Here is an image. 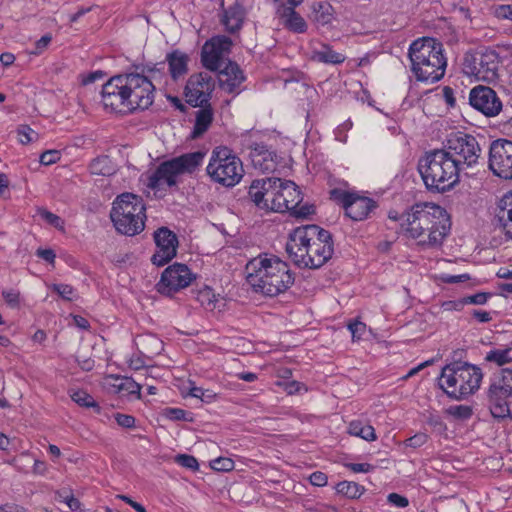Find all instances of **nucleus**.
<instances>
[{
    "mask_svg": "<svg viewBox=\"0 0 512 512\" xmlns=\"http://www.w3.org/2000/svg\"><path fill=\"white\" fill-rule=\"evenodd\" d=\"M276 6V15L286 29L293 33H304L307 30V23L304 18L295 11L298 4L292 3V0L283 2H274Z\"/></svg>",
    "mask_w": 512,
    "mask_h": 512,
    "instance_id": "412c9836",
    "label": "nucleus"
},
{
    "mask_svg": "<svg viewBox=\"0 0 512 512\" xmlns=\"http://www.w3.org/2000/svg\"><path fill=\"white\" fill-rule=\"evenodd\" d=\"M489 390L495 395V393L512 396V369L504 368L501 369L499 376L490 384Z\"/></svg>",
    "mask_w": 512,
    "mask_h": 512,
    "instance_id": "2f4dec72",
    "label": "nucleus"
},
{
    "mask_svg": "<svg viewBox=\"0 0 512 512\" xmlns=\"http://www.w3.org/2000/svg\"><path fill=\"white\" fill-rule=\"evenodd\" d=\"M499 55L492 49L468 51L463 59L464 72L478 81L494 83L498 79Z\"/></svg>",
    "mask_w": 512,
    "mask_h": 512,
    "instance_id": "9b49d317",
    "label": "nucleus"
},
{
    "mask_svg": "<svg viewBox=\"0 0 512 512\" xmlns=\"http://www.w3.org/2000/svg\"><path fill=\"white\" fill-rule=\"evenodd\" d=\"M408 56L418 81L434 83L443 78L447 59L441 42L431 37L418 38L411 43Z\"/></svg>",
    "mask_w": 512,
    "mask_h": 512,
    "instance_id": "39448f33",
    "label": "nucleus"
},
{
    "mask_svg": "<svg viewBox=\"0 0 512 512\" xmlns=\"http://www.w3.org/2000/svg\"><path fill=\"white\" fill-rule=\"evenodd\" d=\"M205 154L201 151L186 153L162 162L148 178V187L160 189L176 186L179 177L192 174L202 164Z\"/></svg>",
    "mask_w": 512,
    "mask_h": 512,
    "instance_id": "1a4fd4ad",
    "label": "nucleus"
},
{
    "mask_svg": "<svg viewBox=\"0 0 512 512\" xmlns=\"http://www.w3.org/2000/svg\"><path fill=\"white\" fill-rule=\"evenodd\" d=\"M115 420L119 426L124 428H132L135 426V418L128 414L117 413Z\"/></svg>",
    "mask_w": 512,
    "mask_h": 512,
    "instance_id": "4d7b16f0",
    "label": "nucleus"
},
{
    "mask_svg": "<svg viewBox=\"0 0 512 512\" xmlns=\"http://www.w3.org/2000/svg\"><path fill=\"white\" fill-rule=\"evenodd\" d=\"M36 255L49 263H54L56 258L52 249H38Z\"/></svg>",
    "mask_w": 512,
    "mask_h": 512,
    "instance_id": "69168bd1",
    "label": "nucleus"
},
{
    "mask_svg": "<svg viewBox=\"0 0 512 512\" xmlns=\"http://www.w3.org/2000/svg\"><path fill=\"white\" fill-rule=\"evenodd\" d=\"M53 290L56 291L63 299L72 300L74 289L68 284H55Z\"/></svg>",
    "mask_w": 512,
    "mask_h": 512,
    "instance_id": "603ef678",
    "label": "nucleus"
},
{
    "mask_svg": "<svg viewBox=\"0 0 512 512\" xmlns=\"http://www.w3.org/2000/svg\"><path fill=\"white\" fill-rule=\"evenodd\" d=\"M286 252L299 268L318 269L334 253L332 235L317 225L297 227L289 234Z\"/></svg>",
    "mask_w": 512,
    "mask_h": 512,
    "instance_id": "7ed1b4c3",
    "label": "nucleus"
},
{
    "mask_svg": "<svg viewBox=\"0 0 512 512\" xmlns=\"http://www.w3.org/2000/svg\"><path fill=\"white\" fill-rule=\"evenodd\" d=\"M166 416L171 420H184L186 411L179 408H169L166 410Z\"/></svg>",
    "mask_w": 512,
    "mask_h": 512,
    "instance_id": "0e129e2a",
    "label": "nucleus"
},
{
    "mask_svg": "<svg viewBox=\"0 0 512 512\" xmlns=\"http://www.w3.org/2000/svg\"><path fill=\"white\" fill-rule=\"evenodd\" d=\"M214 90V80L207 72L192 74L185 86V97L188 104L193 107L209 103Z\"/></svg>",
    "mask_w": 512,
    "mask_h": 512,
    "instance_id": "dca6fc26",
    "label": "nucleus"
},
{
    "mask_svg": "<svg viewBox=\"0 0 512 512\" xmlns=\"http://www.w3.org/2000/svg\"><path fill=\"white\" fill-rule=\"evenodd\" d=\"M495 16L500 19L512 20V5H500L496 7Z\"/></svg>",
    "mask_w": 512,
    "mask_h": 512,
    "instance_id": "680f3d73",
    "label": "nucleus"
},
{
    "mask_svg": "<svg viewBox=\"0 0 512 512\" xmlns=\"http://www.w3.org/2000/svg\"><path fill=\"white\" fill-rule=\"evenodd\" d=\"M312 59L325 64H341L345 61L346 57L338 53L328 45H322L321 49L315 50Z\"/></svg>",
    "mask_w": 512,
    "mask_h": 512,
    "instance_id": "f704fd0d",
    "label": "nucleus"
},
{
    "mask_svg": "<svg viewBox=\"0 0 512 512\" xmlns=\"http://www.w3.org/2000/svg\"><path fill=\"white\" fill-rule=\"evenodd\" d=\"M51 39H52L51 36L48 34L42 36L35 44L36 45L35 53H40L42 50H44L51 42Z\"/></svg>",
    "mask_w": 512,
    "mask_h": 512,
    "instance_id": "338daca9",
    "label": "nucleus"
},
{
    "mask_svg": "<svg viewBox=\"0 0 512 512\" xmlns=\"http://www.w3.org/2000/svg\"><path fill=\"white\" fill-rule=\"evenodd\" d=\"M353 340H360L366 331V325L360 321H354L348 324Z\"/></svg>",
    "mask_w": 512,
    "mask_h": 512,
    "instance_id": "de8ad7c7",
    "label": "nucleus"
},
{
    "mask_svg": "<svg viewBox=\"0 0 512 512\" xmlns=\"http://www.w3.org/2000/svg\"><path fill=\"white\" fill-rule=\"evenodd\" d=\"M406 235L425 248H438L451 228L447 211L433 203H418L401 215Z\"/></svg>",
    "mask_w": 512,
    "mask_h": 512,
    "instance_id": "f03ea898",
    "label": "nucleus"
},
{
    "mask_svg": "<svg viewBox=\"0 0 512 512\" xmlns=\"http://www.w3.org/2000/svg\"><path fill=\"white\" fill-rule=\"evenodd\" d=\"M274 156V153L268 151L264 146L257 147L252 153L253 165L262 172L273 171L276 168Z\"/></svg>",
    "mask_w": 512,
    "mask_h": 512,
    "instance_id": "7c9ffc66",
    "label": "nucleus"
},
{
    "mask_svg": "<svg viewBox=\"0 0 512 512\" xmlns=\"http://www.w3.org/2000/svg\"><path fill=\"white\" fill-rule=\"evenodd\" d=\"M189 394L192 397L200 398L202 401H207V402L211 401L215 397V394H213L211 391H209V390L204 391L201 387H195V386L190 389Z\"/></svg>",
    "mask_w": 512,
    "mask_h": 512,
    "instance_id": "3c124183",
    "label": "nucleus"
},
{
    "mask_svg": "<svg viewBox=\"0 0 512 512\" xmlns=\"http://www.w3.org/2000/svg\"><path fill=\"white\" fill-rule=\"evenodd\" d=\"M490 297L489 293H476L474 295L468 296L464 299V303L475 304V305H483L487 302Z\"/></svg>",
    "mask_w": 512,
    "mask_h": 512,
    "instance_id": "13d9d810",
    "label": "nucleus"
},
{
    "mask_svg": "<svg viewBox=\"0 0 512 512\" xmlns=\"http://www.w3.org/2000/svg\"><path fill=\"white\" fill-rule=\"evenodd\" d=\"M93 175H110L112 172L111 161L108 156H101L93 159L89 165Z\"/></svg>",
    "mask_w": 512,
    "mask_h": 512,
    "instance_id": "4c0bfd02",
    "label": "nucleus"
},
{
    "mask_svg": "<svg viewBox=\"0 0 512 512\" xmlns=\"http://www.w3.org/2000/svg\"><path fill=\"white\" fill-rule=\"evenodd\" d=\"M169 72L173 80L185 75L188 71V57L180 51H173L166 57Z\"/></svg>",
    "mask_w": 512,
    "mask_h": 512,
    "instance_id": "c85d7f7f",
    "label": "nucleus"
},
{
    "mask_svg": "<svg viewBox=\"0 0 512 512\" xmlns=\"http://www.w3.org/2000/svg\"><path fill=\"white\" fill-rule=\"evenodd\" d=\"M206 43L210 44L211 47L221 55H224V53L228 52L232 45L231 39L224 35L213 37Z\"/></svg>",
    "mask_w": 512,
    "mask_h": 512,
    "instance_id": "a19ab883",
    "label": "nucleus"
},
{
    "mask_svg": "<svg viewBox=\"0 0 512 512\" xmlns=\"http://www.w3.org/2000/svg\"><path fill=\"white\" fill-rule=\"evenodd\" d=\"M201 62L210 71H218L222 68L224 59L210 44L205 43L201 52Z\"/></svg>",
    "mask_w": 512,
    "mask_h": 512,
    "instance_id": "473e14b6",
    "label": "nucleus"
},
{
    "mask_svg": "<svg viewBox=\"0 0 512 512\" xmlns=\"http://www.w3.org/2000/svg\"><path fill=\"white\" fill-rule=\"evenodd\" d=\"M17 133L20 143L24 145L37 139V134L28 125H20L17 129Z\"/></svg>",
    "mask_w": 512,
    "mask_h": 512,
    "instance_id": "c03bdc74",
    "label": "nucleus"
},
{
    "mask_svg": "<svg viewBox=\"0 0 512 512\" xmlns=\"http://www.w3.org/2000/svg\"><path fill=\"white\" fill-rule=\"evenodd\" d=\"M290 212L299 218H306L309 215L313 214L315 212V208L313 205H298L295 209L290 210Z\"/></svg>",
    "mask_w": 512,
    "mask_h": 512,
    "instance_id": "864d4df0",
    "label": "nucleus"
},
{
    "mask_svg": "<svg viewBox=\"0 0 512 512\" xmlns=\"http://www.w3.org/2000/svg\"><path fill=\"white\" fill-rule=\"evenodd\" d=\"M469 101L473 108L487 117H495L502 110V102L497 93L487 86H476L469 94Z\"/></svg>",
    "mask_w": 512,
    "mask_h": 512,
    "instance_id": "6ab92c4d",
    "label": "nucleus"
},
{
    "mask_svg": "<svg viewBox=\"0 0 512 512\" xmlns=\"http://www.w3.org/2000/svg\"><path fill=\"white\" fill-rule=\"evenodd\" d=\"M276 184V178L256 179L251 183L248 194L259 209L276 212Z\"/></svg>",
    "mask_w": 512,
    "mask_h": 512,
    "instance_id": "f3484780",
    "label": "nucleus"
},
{
    "mask_svg": "<svg viewBox=\"0 0 512 512\" xmlns=\"http://www.w3.org/2000/svg\"><path fill=\"white\" fill-rule=\"evenodd\" d=\"M71 398L75 403H77L78 405H80L82 407H87V408L92 407L96 410L97 413L100 412L99 405L94 400V398L90 394H88L86 391H83V390L74 391L71 394Z\"/></svg>",
    "mask_w": 512,
    "mask_h": 512,
    "instance_id": "58836bf2",
    "label": "nucleus"
},
{
    "mask_svg": "<svg viewBox=\"0 0 512 512\" xmlns=\"http://www.w3.org/2000/svg\"><path fill=\"white\" fill-rule=\"evenodd\" d=\"M106 384L116 394L134 396L136 399H140L141 384L131 377L109 376L106 378Z\"/></svg>",
    "mask_w": 512,
    "mask_h": 512,
    "instance_id": "5701e85b",
    "label": "nucleus"
},
{
    "mask_svg": "<svg viewBox=\"0 0 512 512\" xmlns=\"http://www.w3.org/2000/svg\"><path fill=\"white\" fill-rule=\"evenodd\" d=\"M206 170L214 182L226 187L235 186L244 173L241 160L227 147H217L213 150Z\"/></svg>",
    "mask_w": 512,
    "mask_h": 512,
    "instance_id": "9d476101",
    "label": "nucleus"
},
{
    "mask_svg": "<svg viewBox=\"0 0 512 512\" xmlns=\"http://www.w3.org/2000/svg\"><path fill=\"white\" fill-rule=\"evenodd\" d=\"M210 466L215 471L228 472L234 469V461L228 457H219L212 460Z\"/></svg>",
    "mask_w": 512,
    "mask_h": 512,
    "instance_id": "79ce46f5",
    "label": "nucleus"
},
{
    "mask_svg": "<svg viewBox=\"0 0 512 512\" xmlns=\"http://www.w3.org/2000/svg\"><path fill=\"white\" fill-rule=\"evenodd\" d=\"M38 212L41 218L44 219L47 223L59 230H64V221L58 215L46 209H39Z\"/></svg>",
    "mask_w": 512,
    "mask_h": 512,
    "instance_id": "37998d69",
    "label": "nucleus"
},
{
    "mask_svg": "<svg viewBox=\"0 0 512 512\" xmlns=\"http://www.w3.org/2000/svg\"><path fill=\"white\" fill-rule=\"evenodd\" d=\"M337 493L349 498L357 499L365 492V487L352 481H342L336 485Z\"/></svg>",
    "mask_w": 512,
    "mask_h": 512,
    "instance_id": "e433bc0d",
    "label": "nucleus"
},
{
    "mask_svg": "<svg viewBox=\"0 0 512 512\" xmlns=\"http://www.w3.org/2000/svg\"><path fill=\"white\" fill-rule=\"evenodd\" d=\"M310 483L314 486L322 487L327 484V476L325 473L316 471L313 472L310 477Z\"/></svg>",
    "mask_w": 512,
    "mask_h": 512,
    "instance_id": "052dcab7",
    "label": "nucleus"
},
{
    "mask_svg": "<svg viewBox=\"0 0 512 512\" xmlns=\"http://www.w3.org/2000/svg\"><path fill=\"white\" fill-rule=\"evenodd\" d=\"M146 206L141 196L130 192L118 195L112 203L110 219L117 232L134 236L145 227Z\"/></svg>",
    "mask_w": 512,
    "mask_h": 512,
    "instance_id": "6e6552de",
    "label": "nucleus"
},
{
    "mask_svg": "<svg viewBox=\"0 0 512 512\" xmlns=\"http://www.w3.org/2000/svg\"><path fill=\"white\" fill-rule=\"evenodd\" d=\"M427 424L440 434L446 431V425L439 416L431 414L427 418Z\"/></svg>",
    "mask_w": 512,
    "mask_h": 512,
    "instance_id": "6e6d98bb",
    "label": "nucleus"
},
{
    "mask_svg": "<svg viewBox=\"0 0 512 512\" xmlns=\"http://www.w3.org/2000/svg\"><path fill=\"white\" fill-rule=\"evenodd\" d=\"M443 150H446L448 156L454 158L459 168L462 165L473 166L481 154V148L476 138L462 132L450 134Z\"/></svg>",
    "mask_w": 512,
    "mask_h": 512,
    "instance_id": "f8f14e48",
    "label": "nucleus"
},
{
    "mask_svg": "<svg viewBox=\"0 0 512 512\" xmlns=\"http://www.w3.org/2000/svg\"><path fill=\"white\" fill-rule=\"evenodd\" d=\"M428 441V436L425 433H417L406 441L409 447L417 448L423 446Z\"/></svg>",
    "mask_w": 512,
    "mask_h": 512,
    "instance_id": "5fc2aeb1",
    "label": "nucleus"
},
{
    "mask_svg": "<svg viewBox=\"0 0 512 512\" xmlns=\"http://www.w3.org/2000/svg\"><path fill=\"white\" fill-rule=\"evenodd\" d=\"M218 71L220 88L228 93L238 92L239 86L245 79L239 66L234 62H228Z\"/></svg>",
    "mask_w": 512,
    "mask_h": 512,
    "instance_id": "4be33fe9",
    "label": "nucleus"
},
{
    "mask_svg": "<svg viewBox=\"0 0 512 512\" xmlns=\"http://www.w3.org/2000/svg\"><path fill=\"white\" fill-rule=\"evenodd\" d=\"M508 397L498 393L494 395L492 391L488 390L490 412L494 418L504 419L510 414L509 405L506 401Z\"/></svg>",
    "mask_w": 512,
    "mask_h": 512,
    "instance_id": "72a5a7b5",
    "label": "nucleus"
},
{
    "mask_svg": "<svg viewBox=\"0 0 512 512\" xmlns=\"http://www.w3.org/2000/svg\"><path fill=\"white\" fill-rule=\"evenodd\" d=\"M496 218L505 235L512 239V191L506 193L500 199Z\"/></svg>",
    "mask_w": 512,
    "mask_h": 512,
    "instance_id": "393cba45",
    "label": "nucleus"
},
{
    "mask_svg": "<svg viewBox=\"0 0 512 512\" xmlns=\"http://www.w3.org/2000/svg\"><path fill=\"white\" fill-rule=\"evenodd\" d=\"M346 467L354 473H368L374 469V466L369 463H348Z\"/></svg>",
    "mask_w": 512,
    "mask_h": 512,
    "instance_id": "bf43d9fd",
    "label": "nucleus"
},
{
    "mask_svg": "<svg viewBox=\"0 0 512 512\" xmlns=\"http://www.w3.org/2000/svg\"><path fill=\"white\" fill-rule=\"evenodd\" d=\"M135 344L140 353L147 358H152L153 356L160 354L163 350V342L153 334L137 336Z\"/></svg>",
    "mask_w": 512,
    "mask_h": 512,
    "instance_id": "a878e982",
    "label": "nucleus"
},
{
    "mask_svg": "<svg viewBox=\"0 0 512 512\" xmlns=\"http://www.w3.org/2000/svg\"><path fill=\"white\" fill-rule=\"evenodd\" d=\"M196 300L207 311L221 313L226 308V299L215 294L213 289L205 286L196 293Z\"/></svg>",
    "mask_w": 512,
    "mask_h": 512,
    "instance_id": "b1692460",
    "label": "nucleus"
},
{
    "mask_svg": "<svg viewBox=\"0 0 512 512\" xmlns=\"http://www.w3.org/2000/svg\"><path fill=\"white\" fill-rule=\"evenodd\" d=\"M154 241L157 249L151 261L156 266H164L176 256L178 238L167 227H161L154 232Z\"/></svg>",
    "mask_w": 512,
    "mask_h": 512,
    "instance_id": "a211bd4d",
    "label": "nucleus"
},
{
    "mask_svg": "<svg viewBox=\"0 0 512 512\" xmlns=\"http://www.w3.org/2000/svg\"><path fill=\"white\" fill-rule=\"evenodd\" d=\"M334 200L342 204L345 214L354 221H362L376 208V202L371 198L357 193L345 192L338 189L331 191Z\"/></svg>",
    "mask_w": 512,
    "mask_h": 512,
    "instance_id": "4468645a",
    "label": "nucleus"
},
{
    "mask_svg": "<svg viewBox=\"0 0 512 512\" xmlns=\"http://www.w3.org/2000/svg\"><path fill=\"white\" fill-rule=\"evenodd\" d=\"M348 432L349 434L356 437H360L366 441H374L377 438L373 426L369 424H364L362 421L359 420L350 422Z\"/></svg>",
    "mask_w": 512,
    "mask_h": 512,
    "instance_id": "c9c22d12",
    "label": "nucleus"
},
{
    "mask_svg": "<svg viewBox=\"0 0 512 512\" xmlns=\"http://www.w3.org/2000/svg\"><path fill=\"white\" fill-rule=\"evenodd\" d=\"M311 19L318 25H327L334 19V9L326 1L314 2L311 6Z\"/></svg>",
    "mask_w": 512,
    "mask_h": 512,
    "instance_id": "c756f323",
    "label": "nucleus"
},
{
    "mask_svg": "<svg viewBox=\"0 0 512 512\" xmlns=\"http://www.w3.org/2000/svg\"><path fill=\"white\" fill-rule=\"evenodd\" d=\"M388 501L397 506V507H401V508H404L406 506H408L409 504V501L406 497L404 496H401L397 493H391L388 495Z\"/></svg>",
    "mask_w": 512,
    "mask_h": 512,
    "instance_id": "e2e57ef3",
    "label": "nucleus"
},
{
    "mask_svg": "<svg viewBox=\"0 0 512 512\" xmlns=\"http://www.w3.org/2000/svg\"><path fill=\"white\" fill-rule=\"evenodd\" d=\"M482 379L481 368L468 362L456 361L442 368L438 384L450 399L463 401L479 390Z\"/></svg>",
    "mask_w": 512,
    "mask_h": 512,
    "instance_id": "0eeeda50",
    "label": "nucleus"
},
{
    "mask_svg": "<svg viewBox=\"0 0 512 512\" xmlns=\"http://www.w3.org/2000/svg\"><path fill=\"white\" fill-rule=\"evenodd\" d=\"M489 169L502 179H512V141L497 139L491 143Z\"/></svg>",
    "mask_w": 512,
    "mask_h": 512,
    "instance_id": "2eb2a0df",
    "label": "nucleus"
},
{
    "mask_svg": "<svg viewBox=\"0 0 512 512\" xmlns=\"http://www.w3.org/2000/svg\"><path fill=\"white\" fill-rule=\"evenodd\" d=\"M194 279L195 274L187 265L174 263L163 271L160 281L156 284V290L162 295L172 296L188 287Z\"/></svg>",
    "mask_w": 512,
    "mask_h": 512,
    "instance_id": "ddd939ff",
    "label": "nucleus"
},
{
    "mask_svg": "<svg viewBox=\"0 0 512 512\" xmlns=\"http://www.w3.org/2000/svg\"><path fill=\"white\" fill-rule=\"evenodd\" d=\"M418 170L429 191L444 193L458 184L461 168L446 150L436 149L419 160Z\"/></svg>",
    "mask_w": 512,
    "mask_h": 512,
    "instance_id": "423d86ee",
    "label": "nucleus"
},
{
    "mask_svg": "<svg viewBox=\"0 0 512 512\" xmlns=\"http://www.w3.org/2000/svg\"><path fill=\"white\" fill-rule=\"evenodd\" d=\"M155 87L143 74L128 73L110 78L102 87L105 109L120 113L145 110L154 101Z\"/></svg>",
    "mask_w": 512,
    "mask_h": 512,
    "instance_id": "f257e3e1",
    "label": "nucleus"
},
{
    "mask_svg": "<svg viewBox=\"0 0 512 512\" xmlns=\"http://www.w3.org/2000/svg\"><path fill=\"white\" fill-rule=\"evenodd\" d=\"M449 412L456 418L459 419H468L472 415V409L466 405H458L450 407Z\"/></svg>",
    "mask_w": 512,
    "mask_h": 512,
    "instance_id": "49530a36",
    "label": "nucleus"
},
{
    "mask_svg": "<svg viewBox=\"0 0 512 512\" xmlns=\"http://www.w3.org/2000/svg\"><path fill=\"white\" fill-rule=\"evenodd\" d=\"M199 110L196 112L195 125L192 132V138H198L204 134L210 127L213 121V109L209 103L198 106Z\"/></svg>",
    "mask_w": 512,
    "mask_h": 512,
    "instance_id": "cd10ccee",
    "label": "nucleus"
},
{
    "mask_svg": "<svg viewBox=\"0 0 512 512\" xmlns=\"http://www.w3.org/2000/svg\"><path fill=\"white\" fill-rule=\"evenodd\" d=\"M244 17V8L240 4L235 3L228 9L224 10L221 22L228 32L234 33L241 28Z\"/></svg>",
    "mask_w": 512,
    "mask_h": 512,
    "instance_id": "bb28decb",
    "label": "nucleus"
},
{
    "mask_svg": "<svg viewBox=\"0 0 512 512\" xmlns=\"http://www.w3.org/2000/svg\"><path fill=\"white\" fill-rule=\"evenodd\" d=\"M472 315L481 323H487L492 319L490 313L486 311L474 310Z\"/></svg>",
    "mask_w": 512,
    "mask_h": 512,
    "instance_id": "774afa93",
    "label": "nucleus"
},
{
    "mask_svg": "<svg viewBox=\"0 0 512 512\" xmlns=\"http://www.w3.org/2000/svg\"><path fill=\"white\" fill-rule=\"evenodd\" d=\"M5 302L12 308L18 307L20 293L16 290L10 289L2 292Z\"/></svg>",
    "mask_w": 512,
    "mask_h": 512,
    "instance_id": "8fccbe9b",
    "label": "nucleus"
},
{
    "mask_svg": "<svg viewBox=\"0 0 512 512\" xmlns=\"http://www.w3.org/2000/svg\"><path fill=\"white\" fill-rule=\"evenodd\" d=\"M60 160V153L57 150H47L40 155V163L43 165H52Z\"/></svg>",
    "mask_w": 512,
    "mask_h": 512,
    "instance_id": "09e8293b",
    "label": "nucleus"
},
{
    "mask_svg": "<svg viewBox=\"0 0 512 512\" xmlns=\"http://www.w3.org/2000/svg\"><path fill=\"white\" fill-rule=\"evenodd\" d=\"M277 186V201H276V212L283 213L295 209L301 204L303 197L298 189V186L289 180L283 181L280 178H276Z\"/></svg>",
    "mask_w": 512,
    "mask_h": 512,
    "instance_id": "aec40b11",
    "label": "nucleus"
},
{
    "mask_svg": "<svg viewBox=\"0 0 512 512\" xmlns=\"http://www.w3.org/2000/svg\"><path fill=\"white\" fill-rule=\"evenodd\" d=\"M175 461L180 466L190 469L192 471H196L199 468L197 459L191 455L179 454L175 457Z\"/></svg>",
    "mask_w": 512,
    "mask_h": 512,
    "instance_id": "a18cd8bd",
    "label": "nucleus"
},
{
    "mask_svg": "<svg viewBox=\"0 0 512 512\" xmlns=\"http://www.w3.org/2000/svg\"><path fill=\"white\" fill-rule=\"evenodd\" d=\"M247 282L265 296L275 297L294 283L288 264L276 256L259 255L246 265Z\"/></svg>",
    "mask_w": 512,
    "mask_h": 512,
    "instance_id": "20e7f679",
    "label": "nucleus"
},
{
    "mask_svg": "<svg viewBox=\"0 0 512 512\" xmlns=\"http://www.w3.org/2000/svg\"><path fill=\"white\" fill-rule=\"evenodd\" d=\"M511 349H495L486 354L485 359L489 362L496 363L499 366L512 362L510 356Z\"/></svg>",
    "mask_w": 512,
    "mask_h": 512,
    "instance_id": "ea45409f",
    "label": "nucleus"
}]
</instances>
